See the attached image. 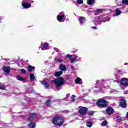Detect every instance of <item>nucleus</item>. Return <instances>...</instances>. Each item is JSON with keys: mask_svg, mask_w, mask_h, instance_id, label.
Returning a JSON list of instances; mask_svg holds the SVG:
<instances>
[{"mask_svg": "<svg viewBox=\"0 0 128 128\" xmlns=\"http://www.w3.org/2000/svg\"><path fill=\"white\" fill-rule=\"evenodd\" d=\"M64 122V118L58 114L56 115L52 118V122L55 126H62Z\"/></svg>", "mask_w": 128, "mask_h": 128, "instance_id": "obj_1", "label": "nucleus"}, {"mask_svg": "<svg viewBox=\"0 0 128 128\" xmlns=\"http://www.w3.org/2000/svg\"><path fill=\"white\" fill-rule=\"evenodd\" d=\"M52 82L55 84L57 90H60V88L62 86H63L64 84V79L62 77H60L57 79L52 80Z\"/></svg>", "mask_w": 128, "mask_h": 128, "instance_id": "obj_2", "label": "nucleus"}, {"mask_svg": "<svg viewBox=\"0 0 128 128\" xmlns=\"http://www.w3.org/2000/svg\"><path fill=\"white\" fill-rule=\"evenodd\" d=\"M98 108H105L106 106V102L104 100L100 98L96 102Z\"/></svg>", "mask_w": 128, "mask_h": 128, "instance_id": "obj_3", "label": "nucleus"}, {"mask_svg": "<svg viewBox=\"0 0 128 128\" xmlns=\"http://www.w3.org/2000/svg\"><path fill=\"white\" fill-rule=\"evenodd\" d=\"M64 12H60L57 16V20L59 22H64L65 19H64Z\"/></svg>", "mask_w": 128, "mask_h": 128, "instance_id": "obj_4", "label": "nucleus"}, {"mask_svg": "<svg viewBox=\"0 0 128 128\" xmlns=\"http://www.w3.org/2000/svg\"><path fill=\"white\" fill-rule=\"evenodd\" d=\"M40 48H41L42 50H50V44L48 43H42Z\"/></svg>", "mask_w": 128, "mask_h": 128, "instance_id": "obj_5", "label": "nucleus"}, {"mask_svg": "<svg viewBox=\"0 0 128 128\" xmlns=\"http://www.w3.org/2000/svg\"><path fill=\"white\" fill-rule=\"evenodd\" d=\"M78 112L82 116H84L88 112V108L82 107L79 110Z\"/></svg>", "mask_w": 128, "mask_h": 128, "instance_id": "obj_6", "label": "nucleus"}, {"mask_svg": "<svg viewBox=\"0 0 128 128\" xmlns=\"http://www.w3.org/2000/svg\"><path fill=\"white\" fill-rule=\"evenodd\" d=\"M26 0H23L22 2V6L24 8H30L32 6V4H28V2H24Z\"/></svg>", "mask_w": 128, "mask_h": 128, "instance_id": "obj_7", "label": "nucleus"}, {"mask_svg": "<svg viewBox=\"0 0 128 128\" xmlns=\"http://www.w3.org/2000/svg\"><path fill=\"white\" fill-rule=\"evenodd\" d=\"M120 84L122 86H128V79L123 78L120 82Z\"/></svg>", "mask_w": 128, "mask_h": 128, "instance_id": "obj_8", "label": "nucleus"}, {"mask_svg": "<svg viewBox=\"0 0 128 128\" xmlns=\"http://www.w3.org/2000/svg\"><path fill=\"white\" fill-rule=\"evenodd\" d=\"M3 70L4 72V74L6 76H8V74H10V66H4L3 68Z\"/></svg>", "mask_w": 128, "mask_h": 128, "instance_id": "obj_9", "label": "nucleus"}, {"mask_svg": "<svg viewBox=\"0 0 128 128\" xmlns=\"http://www.w3.org/2000/svg\"><path fill=\"white\" fill-rule=\"evenodd\" d=\"M96 84H97L98 86H100V88H101L102 85L104 84H106V81L104 80H98L96 81Z\"/></svg>", "mask_w": 128, "mask_h": 128, "instance_id": "obj_10", "label": "nucleus"}, {"mask_svg": "<svg viewBox=\"0 0 128 128\" xmlns=\"http://www.w3.org/2000/svg\"><path fill=\"white\" fill-rule=\"evenodd\" d=\"M16 78L18 80H20V82H26V78H24L20 75H18L16 76Z\"/></svg>", "mask_w": 128, "mask_h": 128, "instance_id": "obj_11", "label": "nucleus"}, {"mask_svg": "<svg viewBox=\"0 0 128 128\" xmlns=\"http://www.w3.org/2000/svg\"><path fill=\"white\" fill-rule=\"evenodd\" d=\"M106 112L108 114H114V108L112 107H109L106 108Z\"/></svg>", "mask_w": 128, "mask_h": 128, "instance_id": "obj_12", "label": "nucleus"}, {"mask_svg": "<svg viewBox=\"0 0 128 128\" xmlns=\"http://www.w3.org/2000/svg\"><path fill=\"white\" fill-rule=\"evenodd\" d=\"M42 84H44V86L46 88H50V86H48V84H50V82H48V80H43Z\"/></svg>", "mask_w": 128, "mask_h": 128, "instance_id": "obj_13", "label": "nucleus"}, {"mask_svg": "<svg viewBox=\"0 0 128 128\" xmlns=\"http://www.w3.org/2000/svg\"><path fill=\"white\" fill-rule=\"evenodd\" d=\"M120 106L122 108H126V100L123 99H121L120 100Z\"/></svg>", "mask_w": 128, "mask_h": 128, "instance_id": "obj_14", "label": "nucleus"}, {"mask_svg": "<svg viewBox=\"0 0 128 128\" xmlns=\"http://www.w3.org/2000/svg\"><path fill=\"white\" fill-rule=\"evenodd\" d=\"M78 20L81 24L86 22V18L84 16H80L78 18Z\"/></svg>", "mask_w": 128, "mask_h": 128, "instance_id": "obj_15", "label": "nucleus"}, {"mask_svg": "<svg viewBox=\"0 0 128 128\" xmlns=\"http://www.w3.org/2000/svg\"><path fill=\"white\" fill-rule=\"evenodd\" d=\"M36 118V114H31L28 118V120H33L34 118Z\"/></svg>", "mask_w": 128, "mask_h": 128, "instance_id": "obj_16", "label": "nucleus"}, {"mask_svg": "<svg viewBox=\"0 0 128 128\" xmlns=\"http://www.w3.org/2000/svg\"><path fill=\"white\" fill-rule=\"evenodd\" d=\"M59 68L60 70H62V72H64V70H66V65L61 64L59 66Z\"/></svg>", "mask_w": 128, "mask_h": 128, "instance_id": "obj_17", "label": "nucleus"}, {"mask_svg": "<svg viewBox=\"0 0 128 128\" xmlns=\"http://www.w3.org/2000/svg\"><path fill=\"white\" fill-rule=\"evenodd\" d=\"M75 82L76 84H82V80L80 78H78L76 80H75Z\"/></svg>", "mask_w": 128, "mask_h": 128, "instance_id": "obj_18", "label": "nucleus"}, {"mask_svg": "<svg viewBox=\"0 0 128 128\" xmlns=\"http://www.w3.org/2000/svg\"><path fill=\"white\" fill-rule=\"evenodd\" d=\"M95 2H96V0H88L87 3L89 6H93Z\"/></svg>", "mask_w": 128, "mask_h": 128, "instance_id": "obj_19", "label": "nucleus"}, {"mask_svg": "<svg viewBox=\"0 0 128 128\" xmlns=\"http://www.w3.org/2000/svg\"><path fill=\"white\" fill-rule=\"evenodd\" d=\"M28 127L30 128H36V123L30 122V123L28 124Z\"/></svg>", "mask_w": 128, "mask_h": 128, "instance_id": "obj_20", "label": "nucleus"}, {"mask_svg": "<svg viewBox=\"0 0 128 128\" xmlns=\"http://www.w3.org/2000/svg\"><path fill=\"white\" fill-rule=\"evenodd\" d=\"M103 12L102 9H98L96 10L95 12V16H98V14H100L102 13Z\"/></svg>", "mask_w": 128, "mask_h": 128, "instance_id": "obj_21", "label": "nucleus"}, {"mask_svg": "<svg viewBox=\"0 0 128 128\" xmlns=\"http://www.w3.org/2000/svg\"><path fill=\"white\" fill-rule=\"evenodd\" d=\"M122 14V10H120L118 8L116 10V16H120Z\"/></svg>", "mask_w": 128, "mask_h": 128, "instance_id": "obj_22", "label": "nucleus"}, {"mask_svg": "<svg viewBox=\"0 0 128 128\" xmlns=\"http://www.w3.org/2000/svg\"><path fill=\"white\" fill-rule=\"evenodd\" d=\"M63 72L62 71L57 72L55 73V76H62V74Z\"/></svg>", "mask_w": 128, "mask_h": 128, "instance_id": "obj_23", "label": "nucleus"}, {"mask_svg": "<svg viewBox=\"0 0 128 128\" xmlns=\"http://www.w3.org/2000/svg\"><path fill=\"white\" fill-rule=\"evenodd\" d=\"M35 78L36 77L34 76V74H30V80L31 82H34V80Z\"/></svg>", "mask_w": 128, "mask_h": 128, "instance_id": "obj_24", "label": "nucleus"}, {"mask_svg": "<svg viewBox=\"0 0 128 128\" xmlns=\"http://www.w3.org/2000/svg\"><path fill=\"white\" fill-rule=\"evenodd\" d=\"M77 60H78V56H75V58H73L71 59L70 62L71 64H72L74 62H76Z\"/></svg>", "mask_w": 128, "mask_h": 128, "instance_id": "obj_25", "label": "nucleus"}, {"mask_svg": "<svg viewBox=\"0 0 128 128\" xmlns=\"http://www.w3.org/2000/svg\"><path fill=\"white\" fill-rule=\"evenodd\" d=\"M28 72H32V70H34V67L32 66H28Z\"/></svg>", "mask_w": 128, "mask_h": 128, "instance_id": "obj_26", "label": "nucleus"}, {"mask_svg": "<svg viewBox=\"0 0 128 128\" xmlns=\"http://www.w3.org/2000/svg\"><path fill=\"white\" fill-rule=\"evenodd\" d=\"M54 61L57 62H64V60H62V59H60V58H55Z\"/></svg>", "mask_w": 128, "mask_h": 128, "instance_id": "obj_27", "label": "nucleus"}, {"mask_svg": "<svg viewBox=\"0 0 128 128\" xmlns=\"http://www.w3.org/2000/svg\"><path fill=\"white\" fill-rule=\"evenodd\" d=\"M86 126L88 128H91V126H92V122H86Z\"/></svg>", "mask_w": 128, "mask_h": 128, "instance_id": "obj_28", "label": "nucleus"}, {"mask_svg": "<svg viewBox=\"0 0 128 128\" xmlns=\"http://www.w3.org/2000/svg\"><path fill=\"white\" fill-rule=\"evenodd\" d=\"M46 106H50V104H52V102L50 100H48L46 102Z\"/></svg>", "mask_w": 128, "mask_h": 128, "instance_id": "obj_29", "label": "nucleus"}, {"mask_svg": "<svg viewBox=\"0 0 128 128\" xmlns=\"http://www.w3.org/2000/svg\"><path fill=\"white\" fill-rule=\"evenodd\" d=\"M122 4H125V6H128V0H122Z\"/></svg>", "mask_w": 128, "mask_h": 128, "instance_id": "obj_30", "label": "nucleus"}, {"mask_svg": "<svg viewBox=\"0 0 128 128\" xmlns=\"http://www.w3.org/2000/svg\"><path fill=\"white\" fill-rule=\"evenodd\" d=\"M107 124H108V122L105 120L102 122L101 126H106Z\"/></svg>", "mask_w": 128, "mask_h": 128, "instance_id": "obj_31", "label": "nucleus"}, {"mask_svg": "<svg viewBox=\"0 0 128 128\" xmlns=\"http://www.w3.org/2000/svg\"><path fill=\"white\" fill-rule=\"evenodd\" d=\"M116 122H122V118L120 116L116 117Z\"/></svg>", "mask_w": 128, "mask_h": 128, "instance_id": "obj_32", "label": "nucleus"}, {"mask_svg": "<svg viewBox=\"0 0 128 128\" xmlns=\"http://www.w3.org/2000/svg\"><path fill=\"white\" fill-rule=\"evenodd\" d=\"M77 4H84V0H76Z\"/></svg>", "mask_w": 128, "mask_h": 128, "instance_id": "obj_33", "label": "nucleus"}, {"mask_svg": "<svg viewBox=\"0 0 128 128\" xmlns=\"http://www.w3.org/2000/svg\"><path fill=\"white\" fill-rule=\"evenodd\" d=\"M6 86L4 84H0V90H5Z\"/></svg>", "mask_w": 128, "mask_h": 128, "instance_id": "obj_34", "label": "nucleus"}, {"mask_svg": "<svg viewBox=\"0 0 128 128\" xmlns=\"http://www.w3.org/2000/svg\"><path fill=\"white\" fill-rule=\"evenodd\" d=\"M74 98H76V96L74 95H72L71 97L72 98V102H74Z\"/></svg>", "mask_w": 128, "mask_h": 128, "instance_id": "obj_35", "label": "nucleus"}, {"mask_svg": "<svg viewBox=\"0 0 128 128\" xmlns=\"http://www.w3.org/2000/svg\"><path fill=\"white\" fill-rule=\"evenodd\" d=\"M88 116H94V112L90 111L88 113Z\"/></svg>", "mask_w": 128, "mask_h": 128, "instance_id": "obj_36", "label": "nucleus"}, {"mask_svg": "<svg viewBox=\"0 0 128 128\" xmlns=\"http://www.w3.org/2000/svg\"><path fill=\"white\" fill-rule=\"evenodd\" d=\"M105 100H112V97L106 96L105 98Z\"/></svg>", "mask_w": 128, "mask_h": 128, "instance_id": "obj_37", "label": "nucleus"}, {"mask_svg": "<svg viewBox=\"0 0 128 128\" xmlns=\"http://www.w3.org/2000/svg\"><path fill=\"white\" fill-rule=\"evenodd\" d=\"M21 72H22V74H26V70H24V69H22Z\"/></svg>", "mask_w": 128, "mask_h": 128, "instance_id": "obj_38", "label": "nucleus"}, {"mask_svg": "<svg viewBox=\"0 0 128 128\" xmlns=\"http://www.w3.org/2000/svg\"><path fill=\"white\" fill-rule=\"evenodd\" d=\"M66 58H72V55L67 54V55H66Z\"/></svg>", "mask_w": 128, "mask_h": 128, "instance_id": "obj_39", "label": "nucleus"}, {"mask_svg": "<svg viewBox=\"0 0 128 128\" xmlns=\"http://www.w3.org/2000/svg\"><path fill=\"white\" fill-rule=\"evenodd\" d=\"M70 68L72 69V70H74V66H73L71 65L70 66Z\"/></svg>", "mask_w": 128, "mask_h": 128, "instance_id": "obj_40", "label": "nucleus"}, {"mask_svg": "<svg viewBox=\"0 0 128 128\" xmlns=\"http://www.w3.org/2000/svg\"><path fill=\"white\" fill-rule=\"evenodd\" d=\"M54 50H55L56 52H58V48H54Z\"/></svg>", "mask_w": 128, "mask_h": 128, "instance_id": "obj_41", "label": "nucleus"}, {"mask_svg": "<svg viewBox=\"0 0 128 128\" xmlns=\"http://www.w3.org/2000/svg\"><path fill=\"white\" fill-rule=\"evenodd\" d=\"M92 28H93L94 30H96V26L92 27Z\"/></svg>", "mask_w": 128, "mask_h": 128, "instance_id": "obj_42", "label": "nucleus"}, {"mask_svg": "<svg viewBox=\"0 0 128 128\" xmlns=\"http://www.w3.org/2000/svg\"><path fill=\"white\" fill-rule=\"evenodd\" d=\"M70 94H66V96H67V98H70Z\"/></svg>", "mask_w": 128, "mask_h": 128, "instance_id": "obj_43", "label": "nucleus"}, {"mask_svg": "<svg viewBox=\"0 0 128 128\" xmlns=\"http://www.w3.org/2000/svg\"><path fill=\"white\" fill-rule=\"evenodd\" d=\"M2 20V17H0V20Z\"/></svg>", "mask_w": 128, "mask_h": 128, "instance_id": "obj_44", "label": "nucleus"}, {"mask_svg": "<svg viewBox=\"0 0 128 128\" xmlns=\"http://www.w3.org/2000/svg\"><path fill=\"white\" fill-rule=\"evenodd\" d=\"M126 64H128V63H125V64H124V65H125V66L126 65Z\"/></svg>", "mask_w": 128, "mask_h": 128, "instance_id": "obj_45", "label": "nucleus"}, {"mask_svg": "<svg viewBox=\"0 0 128 128\" xmlns=\"http://www.w3.org/2000/svg\"><path fill=\"white\" fill-rule=\"evenodd\" d=\"M104 87L105 88H106V86H104Z\"/></svg>", "mask_w": 128, "mask_h": 128, "instance_id": "obj_46", "label": "nucleus"}, {"mask_svg": "<svg viewBox=\"0 0 128 128\" xmlns=\"http://www.w3.org/2000/svg\"><path fill=\"white\" fill-rule=\"evenodd\" d=\"M104 22H108V20H106V21H104Z\"/></svg>", "mask_w": 128, "mask_h": 128, "instance_id": "obj_47", "label": "nucleus"}]
</instances>
